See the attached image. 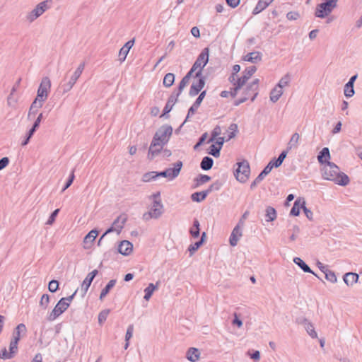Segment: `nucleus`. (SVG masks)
Instances as JSON below:
<instances>
[{
    "label": "nucleus",
    "mask_w": 362,
    "mask_h": 362,
    "mask_svg": "<svg viewBox=\"0 0 362 362\" xmlns=\"http://www.w3.org/2000/svg\"><path fill=\"white\" fill-rule=\"evenodd\" d=\"M320 170L323 179L333 181L339 185L346 186L350 182L348 175L341 172L339 168L332 162L323 165Z\"/></svg>",
    "instance_id": "f257e3e1"
},
{
    "label": "nucleus",
    "mask_w": 362,
    "mask_h": 362,
    "mask_svg": "<svg viewBox=\"0 0 362 362\" xmlns=\"http://www.w3.org/2000/svg\"><path fill=\"white\" fill-rule=\"evenodd\" d=\"M50 88V79L47 76L43 77L38 87L37 96L33 102L32 109L42 107L43 103L47 99Z\"/></svg>",
    "instance_id": "f03ea898"
},
{
    "label": "nucleus",
    "mask_w": 362,
    "mask_h": 362,
    "mask_svg": "<svg viewBox=\"0 0 362 362\" xmlns=\"http://www.w3.org/2000/svg\"><path fill=\"white\" fill-rule=\"evenodd\" d=\"M173 134V128L170 125L165 124L161 126L155 133L153 137V147L156 145V141H159L161 145H165Z\"/></svg>",
    "instance_id": "7ed1b4c3"
},
{
    "label": "nucleus",
    "mask_w": 362,
    "mask_h": 362,
    "mask_svg": "<svg viewBox=\"0 0 362 362\" xmlns=\"http://www.w3.org/2000/svg\"><path fill=\"white\" fill-rule=\"evenodd\" d=\"M337 2L338 0H324L317 6L315 16L320 18H325L337 6Z\"/></svg>",
    "instance_id": "20e7f679"
},
{
    "label": "nucleus",
    "mask_w": 362,
    "mask_h": 362,
    "mask_svg": "<svg viewBox=\"0 0 362 362\" xmlns=\"http://www.w3.org/2000/svg\"><path fill=\"white\" fill-rule=\"evenodd\" d=\"M163 213V204L161 202V199H155L153 200L149 211L144 214L143 219L144 221H149L151 218L157 219L161 216Z\"/></svg>",
    "instance_id": "39448f33"
},
{
    "label": "nucleus",
    "mask_w": 362,
    "mask_h": 362,
    "mask_svg": "<svg viewBox=\"0 0 362 362\" xmlns=\"http://www.w3.org/2000/svg\"><path fill=\"white\" fill-rule=\"evenodd\" d=\"M237 165L238 168L234 172V175L239 182L244 183L247 182L250 174V164L247 160H243Z\"/></svg>",
    "instance_id": "423d86ee"
},
{
    "label": "nucleus",
    "mask_w": 362,
    "mask_h": 362,
    "mask_svg": "<svg viewBox=\"0 0 362 362\" xmlns=\"http://www.w3.org/2000/svg\"><path fill=\"white\" fill-rule=\"evenodd\" d=\"M209 49L205 47L198 56L195 62L192 65L196 70L199 69L198 71L196 72L194 77H199L202 76V71L204 67L209 62Z\"/></svg>",
    "instance_id": "0eeeda50"
},
{
    "label": "nucleus",
    "mask_w": 362,
    "mask_h": 362,
    "mask_svg": "<svg viewBox=\"0 0 362 362\" xmlns=\"http://www.w3.org/2000/svg\"><path fill=\"white\" fill-rule=\"evenodd\" d=\"M47 1H42L38 4L27 16V20L29 22H33L40 17L45 11L48 9Z\"/></svg>",
    "instance_id": "6e6552de"
},
{
    "label": "nucleus",
    "mask_w": 362,
    "mask_h": 362,
    "mask_svg": "<svg viewBox=\"0 0 362 362\" xmlns=\"http://www.w3.org/2000/svg\"><path fill=\"white\" fill-rule=\"evenodd\" d=\"M257 67L255 66H251L246 68L243 72V76L238 78L236 81L237 89H241L245 86L247 81L250 77L256 72Z\"/></svg>",
    "instance_id": "1a4fd4ad"
},
{
    "label": "nucleus",
    "mask_w": 362,
    "mask_h": 362,
    "mask_svg": "<svg viewBox=\"0 0 362 362\" xmlns=\"http://www.w3.org/2000/svg\"><path fill=\"white\" fill-rule=\"evenodd\" d=\"M69 308L68 303H64L60 299L54 309L52 310L50 314L47 317V320L49 321H53L56 318H57L60 315H62L64 312H65Z\"/></svg>",
    "instance_id": "9d476101"
},
{
    "label": "nucleus",
    "mask_w": 362,
    "mask_h": 362,
    "mask_svg": "<svg viewBox=\"0 0 362 362\" xmlns=\"http://www.w3.org/2000/svg\"><path fill=\"white\" fill-rule=\"evenodd\" d=\"M197 78L198 80L193 82L190 87L189 95L191 97L197 95L205 86V78L202 76Z\"/></svg>",
    "instance_id": "9b49d317"
},
{
    "label": "nucleus",
    "mask_w": 362,
    "mask_h": 362,
    "mask_svg": "<svg viewBox=\"0 0 362 362\" xmlns=\"http://www.w3.org/2000/svg\"><path fill=\"white\" fill-rule=\"evenodd\" d=\"M173 168H169L165 169L168 175V180L171 181L175 180L180 173L183 163L182 161L178 160L173 163Z\"/></svg>",
    "instance_id": "f8f14e48"
},
{
    "label": "nucleus",
    "mask_w": 362,
    "mask_h": 362,
    "mask_svg": "<svg viewBox=\"0 0 362 362\" xmlns=\"http://www.w3.org/2000/svg\"><path fill=\"white\" fill-rule=\"evenodd\" d=\"M98 274V271L97 269H94L88 274L81 284V291H83L82 296H84L86 293L92 281Z\"/></svg>",
    "instance_id": "ddd939ff"
},
{
    "label": "nucleus",
    "mask_w": 362,
    "mask_h": 362,
    "mask_svg": "<svg viewBox=\"0 0 362 362\" xmlns=\"http://www.w3.org/2000/svg\"><path fill=\"white\" fill-rule=\"evenodd\" d=\"M98 235V231L96 229L91 230L83 238V248L90 249Z\"/></svg>",
    "instance_id": "4468645a"
},
{
    "label": "nucleus",
    "mask_w": 362,
    "mask_h": 362,
    "mask_svg": "<svg viewBox=\"0 0 362 362\" xmlns=\"http://www.w3.org/2000/svg\"><path fill=\"white\" fill-rule=\"evenodd\" d=\"M357 77V74L352 76L349 81L345 84L344 92L346 98H351L354 95L355 91L354 88V84Z\"/></svg>",
    "instance_id": "2eb2a0df"
},
{
    "label": "nucleus",
    "mask_w": 362,
    "mask_h": 362,
    "mask_svg": "<svg viewBox=\"0 0 362 362\" xmlns=\"http://www.w3.org/2000/svg\"><path fill=\"white\" fill-rule=\"evenodd\" d=\"M133 250V245L129 240H122L118 245V252L120 254L127 256Z\"/></svg>",
    "instance_id": "dca6fc26"
},
{
    "label": "nucleus",
    "mask_w": 362,
    "mask_h": 362,
    "mask_svg": "<svg viewBox=\"0 0 362 362\" xmlns=\"http://www.w3.org/2000/svg\"><path fill=\"white\" fill-rule=\"evenodd\" d=\"M298 323L302 324L304 325L305 329L307 332V333L313 338L315 339L317 338V334L315 330L313 325L308 321L306 318H302L298 320Z\"/></svg>",
    "instance_id": "f3484780"
},
{
    "label": "nucleus",
    "mask_w": 362,
    "mask_h": 362,
    "mask_svg": "<svg viewBox=\"0 0 362 362\" xmlns=\"http://www.w3.org/2000/svg\"><path fill=\"white\" fill-rule=\"evenodd\" d=\"M152 145L153 141L151 143L148 153V158L149 160H153L154 157L158 156L163 151V148L165 146L161 145V144L159 141H156V145L153 147H152Z\"/></svg>",
    "instance_id": "a211bd4d"
},
{
    "label": "nucleus",
    "mask_w": 362,
    "mask_h": 362,
    "mask_svg": "<svg viewBox=\"0 0 362 362\" xmlns=\"http://www.w3.org/2000/svg\"><path fill=\"white\" fill-rule=\"evenodd\" d=\"M243 235L242 229L239 228V226H235L233 228L229 239V242L231 246H235L238 244L239 238Z\"/></svg>",
    "instance_id": "6ab92c4d"
},
{
    "label": "nucleus",
    "mask_w": 362,
    "mask_h": 362,
    "mask_svg": "<svg viewBox=\"0 0 362 362\" xmlns=\"http://www.w3.org/2000/svg\"><path fill=\"white\" fill-rule=\"evenodd\" d=\"M206 238V232H203L201 235V239L189 246L188 251L189 252L190 256L193 255V254L204 244Z\"/></svg>",
    "instance_id": "aec40b11"
},
{
    "label": "nucleus",
    "mask_w": 362,
    "mask_h": 362,
    "mask_svg": "<svg viewBox=\"0 0 362 362\" xmlns=\"http://www.w3.org/2000/svg\"><path fill=\"white\" fill-rule=\"evenodd\" d=\"M330 158L329 149L327 147L323 148L317 156L318 162L322 165L329 162V160Z\"/></svg>",
    "instance_id": "412c9836"
},
{
    "label": "nucleus",
    "mask_w": 362,
    "mask_h": 362,
    "mask_svg": "<svg viewBox=\"0 0 362 362\" xmlns=\"http://www.w3.org/2000/svg\"><path fill=\"white\" fill-rule=\"evenodd\" d=\"M358 274L354 272L346 273L343 277L344 281L347 286H352L358 281Z\"/></svg>",
    "instance_id": "4be33fe9"
},
{
    "label": "nucleus",
    "mask_w": 362,
    "mask_h": 362,
    "mask_svg": "<svg viewBox=\"0 0 362 362\" xmlns=\"http://www.w3.org/2000/svg\"><path fill=\"white\" fill-rule=\"evenodd\" d=\"M243 60L251 63H257L262 60V54L259 52H250L243 57Z\"/></svg>",
    "instance_id": "5701e85b"
},
{
    "label": "nucleus",
    "mask_w": 362,
    "mask_h": 362,
    "mask_svg": "<svg viewBox=\"0 0 362 362\" xmlns=\"http://www.w3.org/2000/svg\"><path fill=\"white\" fill-rule=\"evenodd\" d=\"M293 262L297 264L304 272L310 273L317 276L310 267L300 257H294Z\"/></svg>",
    "instance_id": "b1692460"
},
{
    "label": "nucleus",
    "mask_w": 362,
    "mask_h": 362,
    "mask_svg": "<svg viewBox=\"0 0 362 362\" xmlns=\"http://www.w3.org/2000/svg\"><path fill=\"white\" fill-rule=\"evenodd\" d=\"M200 351L197 348H189L187 351V358L191 362H196L199 360Z\"/></svg>",
    "instance_id": "393cba45"
},
{
    "label": "nucleus",
    "mask_w": 362,
    "mask_h": 362,
    "mask_svg": "<svg viewBox=\"0 0 362 362\" xmlns=\"http://www.w3.org/2000/svg\"><path fill=\"white\" fill-rule=\"evenodd\" d=\"M159 282L158 281L156 285H154L153 283H151L148 284V286L144 289L145 295L144 298L146 300H148L151 296L153 295V292L158 289V288Z\"/></svg>",
    "instance_id": "a878e982"
},
{
    "label": "nucleus",
    "mask_w": 362,
    "mask_h": 362,
    "mask_svg": "<svg viewBox=\"0 0 362 362\" xmlns=\"http://www.w3.org/2000/svg\"><path fill=\"white\" fill-rule=\"evenodd\" d=\"M84 68H85V63L82 62L81 64H79V66H78L76 70L74 71L73 75L71 76L69 81H70L71 83H72L74 85L76 83L78 78L80 77V76L81 75L83 71L84 70Z\"/></svg>",
    "instance_id": "bb28decb"
},
{
    "label": "nucleus",
    "mask_w": 362,
    "mask_h": 362,
    "mask_svg": "<svg viewBox=\"0 0 362 362\" xmlns=\"http://www.w3.org/2000/svg\"><path fill=\"white\" fill-rule=\"evenodd\" d=\"M116 282V279H112L107 283L105 288L102 289L99 297L100 300H103L104 298L108 294L110 291L115 286Z\"/></svg>",
    "instance_id": "cd10ccee"
},
{
    "label": "nucleus",
    "mask_w": 362,
    "mask_h": 362,
    "mask_svg": "<svg viewBox=\"0 0 362 362\" xmlns=\"http://www.w3.org/2000/svg\"><path fill=\"white\" fill-rule=\"evenodd\" d=\"M276 218V209L272 206H267L265 209V219L267 222H271Z\"/></svg>",
    "instance_id": "c85d7f7f"
},
{
    "label": "nucleus",
    "mask_w": 362,
    "mask_h": 362,
    "mask_svg": "<svg viewBox=\"0 0 362 362\" xmlns=\"http://www.w3.org/2000/svg\"><path fill=\"white\" fill-rule=\"evenodd\" d=\"M283 94V90L275 86L270 92V100L273 103L277 102Z\"/></svg>",
    "instance_id": "c756f323"
},
{
    "label": "nucleus",
    "mask_w": 362,
    "mask_h": 362,
    "mask_svg": "<svg viewBox=\"0 0 362 362\" xmlns=\"http://www.w3.org/2000/svg\"><path fill=\"white\" fill-rule=\"evenodd\" d=\"M26 332V327L24 324L21 323L17 325L13 333V339H17L18 341L21 339V333Z\"/></svg>",
    "instance_id": "7c9ffc66"
},
{
    "label": "nucleus",
    "mask_w": 362,
    "mask_h": 362,
    "mask_svg": "<svg viewBox=\"0 0 362 362\" xmlns=\"http://www.w3.org/2000/svg\"><path fill=\"white\" fill-rule=\"evenodd\" d=\"M213 164L214 160L209 156H205L200 163V167L204 170H209L211 169Z\"/></svg>",
    "instance_id": "2f4dec72"
},
{
    "label": "nucleus",
    "mask_w": 362,
    "mask_h": 362,
    "mask_svg": "<svg viewBox=\"0 0 362 362\" xmlns=\"http://www.w3.org/2000/svg\"><path fill=\"white\" fill-rule=\"evenodd\" d=\"M199 226H200L199 221L197 218L194 219L193 226L189 229V233L194 238H198L199 236V234H200Z\"/></svg>",
    "instance_id": "473e14b6"
},
{
    "label": "nucleus",
    "mask_w": 362,
    "mask_h": 362,
    "mask_svg": "<svg viewBox=\"0 0 362 362\" xmlns=\"http://www.w3.org/2000/svg\"><path fill=\"white\" fill-rule=\"evenodd\" d=\"M299 139L300 135L298 134V133H294L292 135L289 142L288 143L286 148L289 151L291 150L292 148H296L298 147Z\"/></svg>",
    "instance_id": "72a5a7b5"
},
{
    "label": "nucleus",
    "mask_w": 362,
    "mask_h": 362,
    "mask_svg": "<svg viewBox=\"0 0 362 362\" xmlns=\"http://www.w3.org/2000/svg\"><path fill=\"white\" fill-rule=\"evenodd\" d=\"M302 199H297L294 204L293 207L291 209L290 215L293 216H298L300 214V210L302 209L301 206Z\"/></svg>",
    "instance_id": "f704fd0d"
},
{
    "label": "nucleus",
    "mask_w": 362,
    "mask_h": 362,
    "mask_svg": "<svg viewBox=\"0 0 362 362\" xmlns=\"http://www.w3.org/2000/svg\"><path fill=\"white\" fill-rule=\"evenodd\" d=\"M291 81V76L289 73H287L279 80V83L276 86L283 90L284 87L289 86Z\"/></svg>",
    "instance_id": "c9c22d12"
},
{
    "label": "nucleus",
    "mask_w": 362,
    "mask_h": 362,
    "mask_svg": "<svg viewBox=\"0 0 362 362\" xmlns=\"http://www.w3.org/2000/svg\"><path fill=\"white\" fill-rule=\"evenodd\" d=\"M207 197V192L202 191L193 193L191 195V199L193 202H201L204 201Z\"/></svg>",
    "instance_id": "e433bc0d"
},
{
    "label": "nucleus",
    "mask_w": 362,
    "mask_h": 362,
    "mask_svg": "<svg viewBox=\"0 0 362 362\" xmlns=\"http://www.w3.org/2000/svg\"><path fill=\"white\" fill-rule=\"evenodd\" d=\"M175 81V75L173 73H168L163 78V86L169 88L173 86Z\"/></svg>",
    "instance_id": "4c0bfd02"
},
{
    "label": "nucleus",
    "mask_w": 362,
    "mask_h": 362,
    "mask_svg": "<svg viewBox=\"0 0 362 362\" xmlns=\"http://www.w3.org/2000/svg\"><path fill=\"white\" fill-rule=\"evenodd\" d=\"M127 221V216L126 214H121L113 221L112 226H115V228H117V226H122L123 228Z\"/></svg>",
    "instance_id": "58836bf2"
},
{
    "label": "nucleus",
    "mask_w": 362,
    "mask_h": 362,
    "mask_svg": "<svg viewBox=\"0 0 362 362\" xmlns=\"http://www.w3.org/2000/svg\"><path fill=\"white\" fill-rule=\"evenodd\" d=\"M156 175H157V172L156 171L146 173L142 176V181L144 182H148L152 180H156L157 179V176H156Z\"/></svg>",
    "instance_id": "ea45409f"
},
{
    "label": "nucleus",
    "mask_w": 362,
    "mask_h": 362,
    "mask_svg": "<svg viewBox=\"0 0 362 362\" xmlns=\"http://www.w3.org/2000/svg\"><path fill=\"white\" fill-rule=\"evenodd\" d=\"M243 94L245 96H247L248 98L250 95H252V96L251 97V101L253 102L255 100L257 95H258V91L253 88L249 89V84H248L244 89Z\"/></svg>",
    "instance_id": "a19ab883"
},
{
    "label": "nucleus",
    "mask_w": 362,
    "mask_h": 362,
    "mask_svg": "<svg viewBox=\"0 0 362 362\" xmlns=\"http://www.w3.org/2000/svg\"><path fill=\"white\" fill-rule=\"evenodd\" d=\"M133 331H134L133 325H129L127 332H126V335H125V341L126 342L124 344V349H127L129 347V341L132 337Z\"/></svg>",
    "instance_id": "79ce46f5"
},
{
    "label": "nucleus",
    "mask_w": 362,
    "mask_h": 362,
    "mask_svg": "<svg viewBox=\"0 0 362 362\" xmlns=\"http://www.w3.org/2000/svg\"><path fill=\"white\" fill-rule=\"evenodd\" d=\"M221 149V146H216V145L212 144L209 148V153L215 158H218L220 156Z\"/></svg>",
    "instance_id": "37998d69"
},
{
    "label": "nucleus",
    "mask_w": 362,
    "mask_h": 362,
    "mask_svg": "<svg viewBox=\"0 0 362 362\" xmlns=\"http://www.w3.org/2000/svg\"><path fill=\"white\" fill-rule=\"evenodd\" d=\"M211 180V177L206 175H199V177L195 179L197 184L196 187L201 185L204 183L209 182Z\"/></svg>",
    "instance_id": "c03bdc74"
},
{
    "label": "nucleus",
    "mask_w": 362,
    "mask_h": 362,
    "mask_svg": "<svg viewBox=\"0 0 362 362\" xmlns=\"http://www.w3.org/2000/svg\"><path fill=\"white\" fill-rule=\"evenodd\" d=\"M238 125L235 123H233L229 126L228 130L230 131V133L228 136L227 141L235 136L236 132H238Z\"/></svg>",
    "instance_id": "a18cd8bd"
},
{
    "label": "nucleus",
    "mask_w": 362,
    "mask_h": 362,
    "mask_svg": "<svg viewBox=\"0 0 362 362\" xmlns=\"http://www.w3.org/2000/svg\"><path fill=\"white\" fill-rule=\"evenodd\" d=\"M301 206H302V209L303 210V212L305 213V215L306 216V217L310 221H312L313 219V214L310 209H308L305 206V201L304 199H302Z\"/></svg>",
    "instance_id": "49530a36"
},
{
    "label": "nucleus",
    "mask_w": 362,
    "mask_h": 362,
    "mask_svg": "<svg viewBox=\"0 0 362 362\" xmlns=\"http://www.w3.org/2000/svg\"><path fill=\"white\" fill-rule=\"evenodd\" d=\"M16 354H12L11 351L8 352L6 348L3 349L0 352V358L6 360L13 358Z\"/></svg>",
    "instance_id": "de8ad7c7"
},
{
    "label": "nucleus",
    "mask_w": 362,
    "mask_h": 362,
    "mask_svg": "<svg viewBox=\"0 0 362 362\" xmlns=\"http://www.w3.org/2000/svg\"><path fill=\"white\" fill-rule=\"evenodd\" d=\"M325 279L330 281L331 283H335L337 281V276L334 272L331 270H326L325 271Z\"/></svg>",
    "instance_id": "09e8293b"
},
{
    "label": "nucleus",
    "mask_w": 362,
    "mask_h": 362,
    "mask_svg": "<svg viewBox=\"0 0 362 362\" xmlns=\"http://www.w3.org/2000/svg\"><path fill=\"white\" fill-rule=\"evenodd\" d=\"M110 313V310L106 309L102 310L98 315V323L100 325H103V323L106 320L107 315Z\"/></svg>",
    "instance_id": "8fccbe9b"
},
{
    "label": "nucleus",
    "mask_w": 362,
    "mask_h": 362,
    "mask_svg": "<svg viewBox=\"0 0 362 362\" xmlns=\"http://www.w3.org/2000/svg\"><path fill=\"white\" fill-rule=\"evenodd\" d=\"M199 107V106H196L195 105V103H193V105L188 110V112H187V115L186 117V119L184 121V122L181 124L180 127H182L184 125V124L188 120V119L189 118L190 116L193 115L195 113V112L197 111V110Z\"/></svg>",
    "instance_id": "3c124183"
},
{
    "label": "nucleus",
    "mask_w": 362,
    "mask_h": 362,
    "mask_svg": "<svg viewBox=\"0 0 362 362\" xmlns=\"http://www.w3.org/2000/svg\"><path fill=\"white\" fill-rule=\"evenodd\" d=\"M59 289V282L57 280H52L49 282L48 290L51 293H54Z\"/></svg>",
    "instance_id": "603ef678"
},
{
    "label": "nucleus",
    "mask_w": 362,
    "mask_h": 362,
    "mask_svg": "<svg viewBox=\"0 0 362 362\" xmlns=\"http://www.w3.org/2000/svg\"><path fill=\"white\" fill-rule=\"evenodd\" d=\"M221 133V129L219 126H216L211 133V138L208 141V143L213 142L218 136H219Z\"/></svg>",
    "instance_id": "864d4df0"
},
{
    "label": "nucleus",
    "mask_w": 362,
    "mask_h": 362,
    "mask_svg": "<svg viewBox=\"0 0 362 362\" xmlns=\"http://www.w3.org/2000/svg\"><path fill=\"white\" fill-rule=\"evenodd\" d=\"M59 212V209H57L54 211H52L51 215L49 216L47 221L46 222L47 225H52L54 222L55 221L56 217L58 215Z\"/></svg>",
    "instance_id": "5fc2aeb1"
},
{
    "label": "nucleus",
    "mask_w": 362,
    "mask_h": 362,
    "mask_svg": "<svg viewBox=\"0 0 362 362\" xmlns=\"http://www.w3.org/2000/svg\"><path fill=\"white\" fill-rule=\"evenodd\" d=\"M18 341L17 339H11L9 344V351H11L12 354H16L18 351Z\"/></svg>",
    "instance_id": "6e6d98bb"
},
{
    "label": "nucleus",
    "mask_w": 362,
    "mask_h": 362,
    "mask_svg": "<svg viewBox=\"0 0 362 362\" xmlns=\"http://www.w3.org/2000/svg\"><path fill=\"white\" fill-rule=\"evenodd\" d=\"M74 178H75L74 170H72V172L71 173V174L69 175L68 180L66 182L65 186L64 187V188L62 190V192H64L67 188H69L71 185V184L74 182Z\"/></svg>",
    "instance_id": "4d7b16f0"
},
{
    "label": "nucleus",
    "mask_w": 362,
    "mask_h": 362,
    "mask_svg": "<svg viewBox=\"0 0 362 362\" xmlns=\"http://www.w3.org/2000/svg\"><path fill=\"white\" fill-rule=\"evenodd\" d=\"M49 302V296L47 294H43L41 297L40 304L41 306H43L44 308H47L48 303Z\"/></svg>",
    "instance_id": "13d9d810"
},
{
    "label": "nucleus",
    "mask_w": 362,
    "mask_h": 362,
    "mask_svg": "<svg viewBox=\"0 0 362 362\" xmlns=\"http://www.w3.org/2000/svg\"><path fill=\"white\" fill-rule=\"evenodd\" d=\"M129 53L128 49H124L123 47L120 49L119 52V60L122 62L125 60L127 54Z\"/></svg>",
    "instance_id": "bf43d9fd"
},
{
    "label": "nucleus",
    "mask_w": 362,
    "mask_h": 362,
    "mask_svg": "<svg viewBox=\"0 0 362 362\" xmlns=\"http://www.w3.org/2000/svg\"><path fill=\"white\" fill-rule=\"evenodd\" d=\"M122 230V226H117V228H115V226L110 227L103 235L105 236L107 234L112 232H117V234H119Z\"/></svg>",
    "instance_id": "052dcab7"
},
{
    "label": "nucleus",
    "mask_w": 362,
    "mask_h": 362,
    "mask_svg": "<svg viewBox=\"0 0 362 362\" xmlns=\"http://www.w3.org/2000/svg\"><path fill=\"white\" fill-rule=\"evenodd\" d=\"M14 92H16V88H15V87H13V88L11 91V93L9 94V95L7 98V103H8V105H9V106H12L13 103H16V100L13 97Z\"/></svg>",
    "instance_id": "680f3d73"
},
{
    "label": "nucleus",
    "mask_w": 362,
    "mask_h": 362,
    "mask_svg": "<svg viewBox=\"0 0 362 362\" xmlns=\"http://www.w3.org/2000/svg\"><path fill=\"white\" fill-rule=\"evenodd\" d=\"M206 90H203L200 93V94L199 95L198 98L196 99L195 100V105L196 106H200L201 103H202L204 97L206 96Z\"/></svg>",
    "instance_id": "e2e57ef3"
},
{
    "label": "nucleus",
    "mask_w": 362,
    "mask_h": 362,
    "mask_svg": "<svg viewBox=\"0 0 362 362\" xmlns=\"http://www.w3.org/2000/svg\"><path fill=\"white\" fill-rule=\"evenodd\" d=\"M300 17V14L296 11H290L286 14V18L289 21L297 20Z\"/></svg>",
    "instance_id": "0e129e2a"
},
{
    "label": "nucleus",
    "mask_w": 362,
    "mask_h": 362,
    "mask_svg": "<svg viewBox=\"0 0 362 362\" xmlns=\"http://www.w3.org/2000/svg\"><path fill=\"white\" fill-rule=\"evenodd\" d=\"M189 79H188L187 77L184 76L181 81L179 83V86H178V88H179V90L180 92H182L183 90V89L185 88V87L187 86V84L189 83Z\"/></svg>",
    "instance_id": "69168bd1"
},
{
    "label": "nucleus",
    "mask_w": 362,
    "mask_h": 362,
    "mask_svg": "<svg viewBox=\"0 0 362 362\" xmlns=\"http://www.w3.org/2000/svg\"><path fill=\"white\" fill-rule=\"evenodd\" d=\"M9 163V159L8 157H3L0 159V170L6 168Z\"/></svg>",
    "instance_id": "338daca9"
},
{
    "label": "nucleus",
    "mask_w": 362,
    "mask_h": 362,
    "mask_svg": "<svg viewBox=\"0 0 362 362\" xmlns=\"http://www.w3.org/2000/svg\"><path fill=\"white\" fill-rule=\"evenodd\" d=\"M226 1L229 6L234 8L240 4V0H226Z\"/></svg>",
    "instance_id": "774afa93"
}]
</instances>
